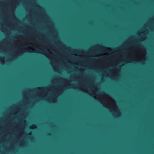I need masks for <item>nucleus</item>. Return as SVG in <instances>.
<instances>
[{"mask_svg": "<svg viewBox=\"0 0 154 154\" xmlns=\"http://www.w3.org/2000/svg\"><path fill=\"white\" fill-rule=\"evenodd\" d=\"M140 48L142 50H143L144 49V46L142 45H140Z\"/></svg>", "mask_w": 154, "mask_h": 154, "instance_id": "1", "label": "nucleus"}, {"mask_svg": "<svg viewBox=\"0 0 154 154\" xmlns=\"http://www.w3.org/2000/svg\"><path fill=\"white\" fill-rule=\"evenodd\" d=\"M136 48V39H135V49ZM135 65H136V62H137V60L136 59V54H135Z\"/></svg>", "mask_w": 154, "mask_h": 154, "instance_id": "2", "label": "nucleus"}, {"mask_svg": "<svg viewBox=\"0 0 154 154\" xmlns=\"http://www.w3.org/2000/svg\"><path fill=\"white\" fill-rule=\"evenodd\" d=\"M32 126L34 127H35V125H32Z\"/></svg>", "mask_w": 154, "mask_h": 154, "instance_id": "3", "label": "nucleus"}, {"mask_svg": "<svg viewBox=\"0 0 154 154\" xmlns=\"http://www.w3.org/2000/svg\"><path fill=\"white\" fill-rule=\"evenodd\" d=\"M109 49V48H107L106 49L107 50H108V49Z\"/></svg>", "mask_w": 154, "mask_h": 154, "instance_id": "4", "label": "nucleus"}, {"mask_svg": "<svg viewBox=\"0 0 154 154\" xmlns=\"http://www.w3.org/2000/svg\"><path fill=\"white\" fill-rule=\"evenodd\" d=\"M38 88V89H40V88Z\"/></svg>", "mask_w": 154, "mask_h": 154, "instance_id": "5", "label": "nucleus"}, {"mask_svg": "<svg viewBox=\"0 0 154 154\" xmlns=\"http://www.w3.org/2000/svg\"><path fill=\"white\" fill-rule=\"evenodd\" d=\"M135 34H136V32L135 33Z\"/></svg>", "mask_w": 154, "mask_h": 154, "instance_id": "6", "label": "nucleus"}, {"mask_svg": "<svg viewBox=\"0 0 154 154\" xmlns=\"http://www.w3.org/2000/svg\"><path fill=\"white\" fill-rule=\"evenodd\" d=\"M135 79H136V77L135 78Z\"/></svg>", "mask_w": 154, "mask_h": 154, "instance_id": "7", "label": "nucleus"}]
</instances>
